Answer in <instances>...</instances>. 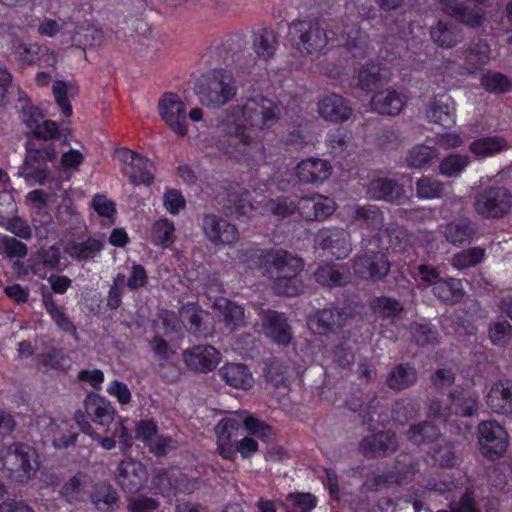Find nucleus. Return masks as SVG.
<instances>
[{"label": "nucleus", "mask_w": 512, "mask_h": 512, "mask_svg": "<svg viewBox=\"0 0 512 512\" xmlns=\"http://www.w3.org/2000/svg\"><path fill=\"white\" fill-rule=\"evenodd\" d=\"M280 117L279 106L262 95L246 100L243 106L227 109L217 127V148L228 156L247 163L259 165L267 160L263 143L247 134L252 131L272 128Z\"/></svg>", "instance_id": "1"}, {"label": "nucleus", "mask_w": 512, "mask_h": 512, "mask_svg": "<svg viewBox=\"0 0 512 512\" xmlns=\"http://www.w3.org/2000/svg\"><path fill=\"white\" fill-rule=\"evenodd\" d=\"M238 258L250 268H260L272 280V289L278 295L296 296L303 289L300 274L304 263L291 252L252 247L238 251Z\"/></svg>", "instance_id": "2"}, {"label": "nucleus", "mask_w": 512, "mask_h": 512, "mask_svg": "<svg viewBox=\"0 0 512 512\" xmlns=\"http://www.w3.org/2000/svg\"><path fill=\"white\" fill-rule=\"evenodd\" d=\"M196 94L202 105L223 106L236 95L234 78L224 69H214L202 76L196 87Z\"/></svg>", "instance_id": "3"}, {"label": "nucleus", "mask_w": 512, "mask_h": 512, "mask_svg": "<svg viewBox=\"0 0 512 512\" xmlns=\"http://www.w3.org/2000/svg\"><path fill=\"white\" fill-rule=\"evenodd\" d=\"M291 46L301 55H317L329 42L327 30L316 20H294L288 29Z\"/></svg>", "instance_id": "4"}, {"label": "nucleus", "mask_w": 512, "mask_h": 512, "mask_svg": "<svg viewBox=\"0 0 512 512\" xmlns=\"http://www.w3.org/2000/svg\"><path fill=\"white\" fill-rule=\"evenodd\" d=\"M2 465L12 479L19 482L27 481L39 468L37 451L27 444L14 443L2 454Z\"/></svg>", "instance_id": "5"}, {"label": "nucleus", "mask_w": 512, "mask_h": 512, "mask_svg": "<svg viewBox=\"0 0 512 512\" xmlns=\"http://www.w3.org/2000/svg\"><path fill=\"white\" fill-rule=\"evenodd\" d=\"M25 149L24 164L20 168L19 175L27 181L33 180L43 185L50 174L47 163L53 161L57 155L55 146L53 144L36 146L29 141L26 143Z\"/></svg>", "instance_id": "6"}, {"label": "nucleus", "mask_w": 512, "mask_h": 512, "mask_svg": "<svg viewBox=\"0 0 512 512\" xmlns=\"http://www.w3.org/2000/svg\"><path fill=\"white\" fill-rule=\"evenodd\" d=\"M474 208L486 218L503 217L512 208V194L504 187L485 189L475 197Z\"/></svg>", "instance_id": "7"}, {"label": "nucleus", "mask_w": 512, "mask_h": 512, "mask_svg": "<svg viewBox=\"0 0 512 512\" xmlns=\"http://www.w3.org/2000/svg\"><path fill=\"white\" fill-rule=\"evenodd\" d=\"M116 157L122 165V172L132 184L145 186L152 184L154 164L148 158L126 148L118 149Z\"/></svg>", "instance_id": "8"}, {"label": "nucleus", "mask_w": 512, "mask_h": 512, "mask_svg": "<svg viewBox=\"0 0 512 512\" xmlns=\"http://www.w3.org/2000/svg\"><path fill=\"white\" fill-rule=\"evenodd\" d=\"M478 443L481 453L489 458L501 457L509 445V436L497 421H482L477 427Z\"/></svg>", "instance_id": "9"}, {"label": "nucleus", "mask_w": 512, "mask_h": 512, "mask_svg": "<svg viewBox=\"0 0 512 512\" xmlns=\"http://www.w3.org/2000/svg\"><path fill=\"white\" fill-rule=\"evenodd\" d=\"M354 273L363 280L379 281L390 271V263L381 251L364 250L353 259Z\"/></svg>", "instance_id": "10"}, {"label": "nucleus", "mask_w": 512, "mask_h": 512, "mask_svg": "<svg viewBox=\"0 0 512 512\" xmlns=\"http://www.w3.org/2000/svg\"><path fill=\"white\" fill-rule=\"evenodd\" d=\"M315 245L323 251L324 255L336 259H344L352 251L350 233L339 227L321 229L315 237Z\"/></svg>", "instance_id": "11"}, {"label": "nucleus", "mask_w": 512, "mask_h": 512, "mask_svg": "<svg viewBox=\"0 0 512 512\" xmlns=\"http://www.w3.org/2000/svg\"><path fill=\"white\" fill-rule=\"evenodd\" d=\"M201 229L205 238L214 246H232L240 237L234 224L215 214H207L203 217Z\"/></svg>", "instance_id": "12"}, {"label": "nucleus", "mask_w": 512, "mask_h": 512, "mask_svg": "<svg viewBox=\"0 0 512 512\" xmlns=\"http://www.w3.org/2000/svg\"><path fill=\"white\" fill-rule=\"evenodd\" d=\"M161 119L178 136L187 135V112L185 103L173 93H165L158 103Z\"/></svg>", "instance_id": "13"}, {"label": "nucleus", "mask_w": 512, "mask_h": 512, "mask_svg": "<svg viewBox=\"0 0 512 512\" xmlns=\"http://www.w3.org/2000/svg\"><path fill=\"white\" fill-rule=\"evenodd\" d=\"M344 215L350 225L368 232H380L384 226V215L373 204H354L344 208Z\"/></svg>", "instance_id": "14"}, {"label": "nucleus", "mask_w": 512, "mask_h": 512, "mask_svg": "<svg viewBox=\"0 0 512 512\" xmlns=\"http://www.w3.org/2000/svg\"><path fill=\"white\" fill-rule=\"evenodd\" d=\"M115 475L117 484L127 493H136L141 490L148 478L143 464L132 458L122 460Z\"/></svg>", "instance_id": "15"}, {"label": "nucleus", "mask_w": 512, "mask_h": 512, "mask_svg": "<svg viewBox=\"0 0 512 512\" xmlns=\"http://www.w3.org/2000/svg\"><path fill=\"white\" fill-rule=\"evenodd\" d=\"M470 0H439L441 9L444 13L456 18L458 21L470 27H479L484 20V11L475 6L470 8ZM478 4H485L486 0H474Z\"/></svg>", "instance_id": "16"}, {"label": "nucleus", "mask_w": 512, "mask_h": 512, "mask_svg": "<svg viewBox=\"0 0 512 512\" xmlns=\"http://www.w3.org/2000/svg\"><path fill=\"white\" fill-rule=\"evenodd\" d=\"M185 365L193 371L207 373L220 362V353L210 345H196L182 353Z\"/></svg>", "instance_id": "17"}, {"label": "nucleus", "mask_w": 512, "mask_h": 512, "mask_svg": "<svg viewBox=\"0 0 512 512\" xmlns=\"http://www.w3.org/2000/svg\"><path fill=\"white\" fill-rule=\"evenodd\" d=\"M262 321L263 333L272 341L286 345L291 340V329L286 317L276 311L255 308Z\"/></svg>", "instance_id": "18"}, {"label": "nucleus", "mask_w": 512, "mask_h": 512, "mask_svg": "<svg viewBox=\"0 0 512 512\" xmlns=\"http://www.w3.org/2000/svg\"><path fill=\"white\" fill-rule=\"evenodd\" d=\"M318 112L325 120L339 123L348 120L353 109L344 97L336 93H329L319 99Z\"/></svg>", "instance_id": "19"}, {"label": "nucleus", "mask_w": 512, "mask_h": 512, "mask_svg": "<svg viewBox=\"0 0 512 512\" xmlns=\"http://www.w3.org/2000/svg\"><path fill=\"white\" fill-rule=\"evenodd\" d=\"M488 407L497 414H512V380L493 382L485 395Z\"/></svg>", "instance_id": "20"}, {"label": "nucleus", "mask_w": 512, "mask_h": 512, "mask_svg": "<svg viewBox=\"0 0 512 512\" xmlns=\"http://www.w3.org/2000/svg\"><path fill=\"white\" fill-rule=\"evenodd\" d=\"M336 209L333 199L313 194L300 198L298 201V210L307 220H323L332 215Z\"/></svg>", "instance_id": "21"}, {"label": "nucleus", "mask_w": 512, "mask_h": 512, "mask_svg": "<svg viewBox=\"0 0 512 512\" xmlns=\"http://www.w3.org/2000/svg\"><path fill=\"white\" fill-rule=\"evenodd\" d=\"M105 248V241L89 237L82 241H69L64 251L73 260L84 263H94L100 258Z\"/></svg>", "instance_id": "22"}, {"label": "nucleus", "mask_w": 512, "mask_h": 512, "mask_svg": "<svg viewBox=\"0 0 512 512\" xmlns=\"http://www.w3.org/2000/svg\"><path fill=\"white\" fill-rule=\"evenodd\" d=\"M455 102L446 93L436 95L430 102L426 117L434 123L450 128L456 123Z\"/></svg>", "instance_id": "23"}, {"label": "nucleus", "mask_w": 512, "mask_h": 512, "mask_svg": "<svg viewBox=\"0 0 512 512\" xmlns=\"http://www.w3.org/2000/svg\"><path fill=\"white\" fill-rule=\"evenodd\" d=\"M83 405L85 413H82L96 424L105 426L113 422L116 410L105 397L91 392L85 397Z\"/></svg>", "instance_id": "24"}, {"label": "nucleus", "mask_w": 512, "mask_h": 512, "mask_svg": "<svg viewBox=\"0 0 512 512\" xmlns=\"http://www.w3.org/2000/svg\"><path fill=\"white\" fill-rule=\"evenodd\" d=\"M346 318L344 313L336 308L323 309L308 319L309 328L318 334L337 332L344 324Z\"/></svg>", "instance_id": "25"}, {"label": "nucleus", "mask_w": 512, "mask_h": 512, "mask_svg": "<svg viewBox=\"0 0 512 512\" xmlns=\"http://www.w3.org/2000/svg\"><path fill=\"white\" fill-rule=\"evenodd\" d=\"M407 97L391 88L376 92L371 99L373 111L382 115H398L406 106Z\"/></svg>", "instance_id": "26"}, {"label": "nucleus", "mask_w": 512, "mask_h": 512, "mask_svg": "<svg viewBox=\"0 0 512 512\" xmlns=\"http://www.w3.org/2000/svg\"><path fill=\"white\" fill-rule=\"evenodd\" d=\"M161 493L173 491L175 493H192L197 482L178 472L159 471L153 480Z\"/></svg>", "instance_id": "27"}, {"label": "nucleus", "mask_w": 512, "mask_h": 512, "mask_svg": "<svg viewBox=\"0 0 512 512\" xmlns=\"http://www.w3.org/2000/svg\"><path fill=\"white\" fill-rule=\"evenodd\" d=\"M366 194L371 200L398 202L404 196V190L395 180L390 178H377L369 182Z\"/></svg>", "instance_id": "28"}, {"label": "nucleus", "mask_w": 512, "mask_h": 512, "mask_svg": "<svg viewBox=\"0 0 512 512\" xmlns=\"http://www.w3.org/2000/svg\"><path fill=\"white\" fill-rule=\"evenodd\" d=\"M396 435L390 431H382L365 437L361 444V451L366 455L381 456L397 449Z\"/></svg>", "instance_id": "29"}, {"label": "nucleus", "mask_w": 512, "mask_h": 512, "mask_svg": "<svg viewBox=\"0 0 512 512\" xmlns=\"http://www.w3.org/2000/svg\"><path fill=\"white\" fill-rule=\"evenodd\" d=\"M331 172V165L326 160L319 158L303 160L296 168L299 180L305 183L323 182L329 178Z\"/></svg>", "instance_id": "30"}, {"label": "nucleus", "mask_w": 512, "mask_h": 512, "mask_svg": "<svg viewBox=\"0 0 512 512\" xmlns=\"http://www.w3.org/2000/svg\"><path fill=\"white\" fill-rule=\"evenodd\" d=\"M441 232L449 243L460 246L472 241L477 234V229L472 221L461 219L441 226Z\"/></svg>", "instance_id": "31"}, {"label": "nucleus", "mask_w": 512, "mask_h": 512, "mask_svg": "<svg viewBox=\"0 0 512 512\" xmlns=\"http://www.w3.org/2000/svg\"><path fill=\"white\" fill-rule=\"evenodd\" d=\"M219 376L230 386L240 389H249L253 385V377L248 368L239 363H229L218 371Z\"/></svg>", "instance_id": "32"}, {"label": "nucleus", "mask_w": 512, "mask_h": 512, "mask_svg": "<svg viewBox=\"0 0 512 512\" xmlns=\"http://www.w3.org/2000/svg\"><path fill=\"white\" fill-rule=\"evenodd\" d=\"M431 39L435 44L442 48H452L463 39L461 29L444 21H438L430 29Z\"/></svg>", "instance_id": "33"}, {"label": "nucleus", "mask_w": 512, "mask_h": 512, "mask_svg": "<svg viewBox=\"0 0 512 512\" xmlns=\"http://www.w3.org/2000/svg\"><path fill=\"white\" fill-rule=\"evenodd\" d=\"M433 294L443 302L456 303L464 295L462 282L456 278L438 279L433 283Z\"/></svg>", "instance_id": "34"}, {"label": "nucleus", "mask_w": 512, "mask_h": 512, "mask_svg": "<svg viewBox=\"0 0 512 512\" xmlns=\"http://www.w3.org/2000/svg\"><path fill=\"white\" fill-rule=\"evenodd\" d=\"M478 395L469 390H456L450 393V400L455 415L470 417L478 410Z\"/></svg>", "instance_id": "35"}, {"label": "nucleus", "mask_w": 512, "mask_h": 512, "mask_svg": "<svg viewBox=\"0 0 512 512\" xmlns=\"http://www.w3.org/2000/svg\"><path fill=\"white\" fill-rule=\"evenodd\" d=\"M490 60L489 46L482 41L474 43L465 52L463 69L467 73H474Z\"/></svg>", "instance_id": "36"}, {"label": "nucleus", "mask_w": 512, "mask_h": 512, "mask_svg": "<svg viewBox=\"0 0 512 512\" xmlns=\"http://www.w3.org/2000/svg\"><path fill=\"white\" fill-rule=\"evenodd\" d=\"M278 46L277 35L275 31L269 28H261L253 35V49L256 54L263 58H271Z\"/></svg>", "instance_id": "37"}, {"label": "nucleus", "mask_w": 512, "mask_h": 512, "mask_svg": "<svg viewBox=\"0 0 512 512\" xmlns=\"http://www.w3.org/2000/svg\"><path fill=\"white\" fill-rule=\"evenodd\" d=\"M417 381V372L410 365L400 364L387 376V385L395 391H402L413 386Z\"/></svg>", "instance_id": "38"}, {"label": "nucleus", "mask_w": 512, "mask_h": 512, "mask_svg": "<svg viewBox=\"0 0 512 512\" xmlns=\"http://www.w3.org/2000/svg\"><path fill=\"white\" fill-rule=\"evenodd\" d=\"M314 278L323 286L335 287L346 284L349 281V274L340 266L325 264L317 268Z\"/></svg>", "instance_id": "39"}, {"label": "nucleus", "mask_w": 512, "mask_h": 512, "mask_svg": "<svg viewBox=\"0 0 512 512\" xmlns=\"http://www.w3.org/2000/svg\"><path fill=\"white\" fill-rule=\"evenodd\" d=\"M416 195L421 200L439 199L446 194L444 182L432 176H422L415 182Z\"/></svg>", "instance_id": "40"}, {"label": "nucleus", "mask_w": 512, "mask_h": 512, "mask_svg": "<svg viewBox=\"0 0 512 512\" xmlns=\"http://www.w3.org/2000/svg\"><path fill=\"white\" fill-rule=\"evenodd\" d=\"M470 151L479 157H491L508 148V144L503 137L489 136L474 140L470 146Z\"/></svg>", "instance_id": "41"}, {"label": "nucleus", "mask_w": 512, "mask_h": 512, "mask_svg": "<svg viewBox=\"0 0 512 512\" xmlns=\"http://www.w3.org/2000/svg\"><path fill=\"white\" fill-rule=\"evenodd\" d=\"M440 435V430L429 421L411 425L406 432L407 439L415 445L433 442L438 439Z\"/></svg>", "instance_id": "42"}, {"label": "nucleus", "mask_w": 512, "mask_h": 512, "mask_svg": "<svg viewBox=\"0 0 512 512\" xmlns=\"http://www.w3.org/2000/svg\"><path fill=\"white\" fill-rule=\"evenodd\" d=\"M90 487V478L86 475L78 474L64 484L61 493L69 502L84 500L89 494Z\"/></svg>", "instance_id": "43"}, {"label": "nucleus", "mask_w": 512, "mask_h": 512, "mask_svg": "<svg viewBox=\"0 0 512 512\" xmlns=\"http://www.w3.org/2000/svg\"><path fill=\"white\" fill-rule=\"evenodd\" d=\"M43 304L47 313L51 316L56 325L63 331L71 333L77 339V332L74 324L66 316L64 309L58 306L50 293L43 294Z\"/></svg>", "instance_id": "44"}, {"label": "nucleus", "mask_w": 512, "mask_h": 512, "mask_svg": "<svg viewBox=\"0 0 512 512\" xmlns=\"http://www.w3.org/2000/svg\"><path fill=\"white\" fill-rule=\"evenodd\" d=\"M485 256L486 250L484 248L473 247L454 254L450 264L457 270H463L482 263Z\"/></svg>", "instance_id": "45"}, {"label": "nucleus", "mask_w": 512, "mask_h": 512, "mask_svg": "<svg viewBox=\"0 0 512 512\" xmlns=\"http://www.w3.org/2000/svg\"><path fill=\"white\" fill-rule=\"evenodd\" d=\"M176 239L174 224L167 219L156 221L151 228V240L155 245L169 248Z\"/></svg>", "instance_id": "46"}, {"label": "nucleus", "mask_w": 512, "mask_h": 512, "mask_svg": "<svg viewBox=\"0 0 512 512\" xmlns=\"http://www.w3.org/2000/svg\"><path fill=\"white\" fill-rule=\"evenodd\" d=\"M338 41L356 56L359 54L357 50H363L365 48L366 35L361 31L358 25H347L343 31L339 33Z\"/></svg>", "instance_id": "47"}, {"label": "nucleus", "mask_w": 512, "mask_h": 512, "mask_svg": "<svg viewBox=\"0 0 512 512\" xmlns=\"http://www.w3.org/2000/svg\"><path fill=\"white\" fill-rule=\"evenodd\" d=\"M470 164V157L463 154H450L439 164V172L446 177L459 176Z\"/></svg>", "instance_id": "48"}, {"label": "nucleus", "mask_w": 512, "mask_h": 512, "mask_svg": "<svg viewBox=\"0 0 512 512\" xmlns=\"http://www.w3.org/2000/svg\"><path fill=\"white\" fill-rule=\"evenodd\" d=\"M437 157L438 150L436 148L417 145L409 151L406 161L409 167L420 169Z\"/></svg>", "instance_id": "49"}, {"label": "nucleus", "mask_w": 512, "mask_h": 512, "mask_svg": "<svg viewBox=\"0 0 512 512\" xmlns=\"http://www.w3.org/2000/svg\"><path fill=\"white\" fill-rule=\"evenodd\" d=\"M52 91L56 103L60 108L61 112L63 113V115L66 117L71 116L72 107L70 105L68 97L76 94V88L70 83L64 81H56L53 84Z\"/></svg>", "instance_id": "50"}, {"label": "nucleus", "mask_w": 512, "mask_h": 512, "mask_svg": "<svg viewBox=\"0 0 512 512\" xmlns=\"http://www.w3.org/2000/svg\"><path fill=\"white\" fill-rule=\"evenodd\" d=\"M92 503L100 511L113 509L117 504V492L109 485H101L90 495Z\"/></svg>", "instance_id": "51"}, {"label": "nucleus", "mask_w": 512, "mask_h": 512, "mask_svg": "<svg viewBox=\"0 0 512 512\" xmlns=\"http://www.w3.org/2000/svg\"><path fill=\"white\" fill-rule=\"evenodd\" d=\"M372 309L378 317L390 319L398 316L402 312L403 307L398 300L382 296L373 300Z\"/></svg>", "instance_id": "52"}, {"label": "nucleus", "mask_w": 512, "mask_h": 512, "mask_svg": "<svg viewBox=\"0 0 512 512\" xmlns=\"http://www.w3.org/2000/svg\"><path fill=\"white\" fill-rule=\"evenodd\" d=\"M382 80L381 68L376 63H367L358 73V85L364 90H371Z\"/></svg>", "instance_id": "53"}, {"label": "nucleus", "mask_w": 512, "mask_h": 512, "mask_svg": "<svg viewBox=\"0 0 512 512\" xmlns=\"http://www.w3.org/2000/svg\"><path fill=\"white\" fill-rule=\"evenodd\" d=\"M434 462L442 467H452L456 464L457 456L453 443L443 441L438 443L431 451Z\"/></svg>", "instance_id": "54"}, {"label": "nucleus", "mask_w": 512, "mask_h": 512, "mask_svg": "<svg viewBox=\"0 0 512 512\" xmlns=\"http://www.w3.org/2000/svg\"><path fill=\"white\" fill-rule=\"evenodd\" d=\"M419 412V405L411 400H398L392 407V419L394 422L404 424L415 418Z\"/></svg>", "instance_id": "55"}, {"label": "nucleus", "mask_w": 512, "mask_h": 512, "mask_svg": "<svg viewBox=\"0 0 512 512\" xmlns=\"http://www.w3.org/2000/svg\"><path fill=\"white\" fill-rule=\"evenodd\" d=\"M244 414L245 411L241 414H232L231 416L222 419L215 428L217 438L221 441H230L239 429L240 423H243Z\"/></svg>", "instance_id": "56"}, {"label": "nucleus", "mask_w": 512, "mask_h": 512, "mask_svg": "<svg viewBox=\"0 0 512 512\" xmlns=\"http://www.w3.org/2000/svg\"><path fill=\"white\" fill-rule=\"evenodd\" d=\"M75 421L83 433L87 434L94 440H97L100 443L101 447L104 448L105 450H111L112 448L115 447L116 442L114 438H102L100 437L99 434L95 433L92 428V425L90 424L88 419H86L82 411L79 410L75 413Z\"/></svg>", "instance_id": "57"}, {"label": "nucleus", "mask_w": 512, "mask_h": 512, "mask_svg": "<svg viewBox=\"0 0 512 512\" xmlns=\"http://www.w3.org/2000/svg\"><path fill=\"white\" fill-rule=\"evenodd\" d=\"M298 209V203L293 200L282 197L278 199H270L265 204V210L279 217H287Z\"/></svg>", "instance_id": "58"}, {"label": "nucleus", "mask_w": 512, "mask_h": 512, "mask_svg": "<svg viewBox=\"0 0 512 512\" xmlns=\"http://www.w3.org/2000/svg\"><path fill=\"white\" fill-rule=\"evenodd\" d=\"M481 84L486 90L494 93H504L508 91L510 87L508 78L497 72H488L483 75Z\"/></svg>", "instance_id": "59"}, {"label": "nucleus", "mask_w": 512, "mask_h": 512, "mask_svg": "<svg viewBox=\"0 0 512 512\" xmlns=\"http://www.w3.org/2000/svg\"><path fill=\"white\" fill-rule=\"evenodd\" d=\"M224 321L231 331L242 326L245 322L244 308L232 302L225 301Z\"/></svg>", "instance_id": "60"}, {"label": "nucleus", "mask_w": 512, "mask_h": 512, "mask_svg": "<svg viewBox=\"0 0 512 512\" xmlns=\"http://www.w3.org/2000/svg\"><path fill=\"white\" fill-rule=\"evenodd\" d=\"M410 329L412 338L419 346L434 343L437 339V332L427 323H414Z\"/></svg>", "instance_id": "61"}, {"label": "nucleus", "mask_w": 512, "mask_h": 512, "mask_svg": "<svg viewBox=\"0 0 512 512\" xmlns=\"http://www.w3.org/2000/svg\"><path fill=\"white\" fill-rule=\"evenodd\" d=\"M39 257L46 267L57 272H61L66 268V264L62 261L60 249L55 245L42 249Z\"/></svg>", "instance_id": "62"}, {"label": "nucleus", "mask_w": 512, "mask_h": 512, "mask_svg": "<svg viewBox=\"0 0 512 512\" xmlns=\"http://www.w3.org/2000/svg\"><path fill=\"white\" fill-rule=\"evenodd\" d=\"M512 327L509 322L497 321L489 328V337L493 344L497 346H504L511 338Z\"/></svg>", "instance_id": "63"}, {"label": "nucleus", "mask_w": 512, "mask_h": 512, "mask_svg": "<svg viewBox=\"0 0 512 512\" xmlns=\"http://www.w3.org/2000/svg\"><path fill=\"white\" fill-rule=\"evenodd\" d=\"M205 313L202 310H198L193 306L184 307L181 310V317L183 322L189 325V330L195 335L202 334V322Z\"/></svg>", "instance_id": "64"}]
</instances>
